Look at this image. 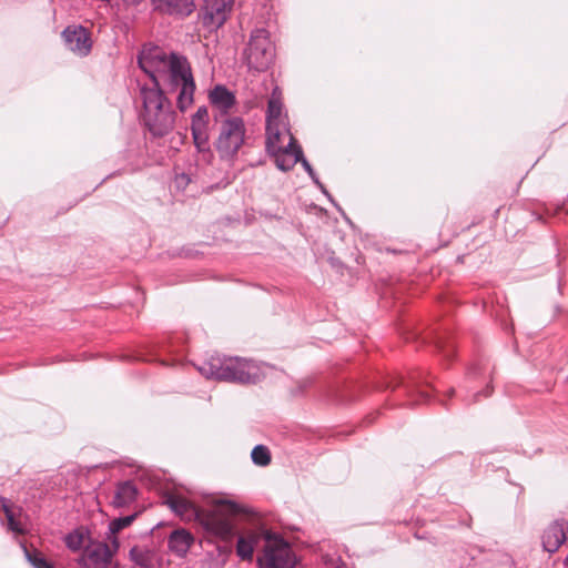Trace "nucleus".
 I'll return each instance as SVG.
<instances>
[{
  "label": "nucleus",
  "instance_id": "f257e3e1",
  "mask_svg": "<svg viewBox=\"0 0 568 568\" xmlns=\"http://www.w3.org/2000/svg\"><path fill=\"white\" fill-rule=\"evenodd\" d=\"M165 503L181 518L200 520L209 532L222 539H229L233 535V524L230 517L246 513L243 506L227 499L217 500L214 510L207 515H204L199 507L183 496L171 495Z\"/></svg>",
  "mask_w": 568,
  "mask_h": 568
},
{
  "label": "nucleus",
  "instance_id": "f03ea898",
  "mask_svg": "<svg viewBox=\"0 0 568 568\" xmlns=\"http://www.w3.org/2000/svg\"><path fill=\"white\" fill-rule=\"evenodd\" d=\"M141 120L155 138L169 134L175 124V111L158 82L140 87Z\"/></svg>",
  "mask_w": 568,
  "mask_h": 568
},
{
  "label": "nucleus",
  "instance_id": "7ed1b4c3",
  "mask_svg": "<svg viewBox=\"0 0 568 568\" xmlns=\"http://www.w3.org/2000/svg\"><path fill=\"white\" fill-rule=\"evenodd\" d=\"M197 369L206 378L239 384H255L263 377L261 367L256 363L241 357L211 356Z\"/></svg>",
  "mask_w": 568,
  "mask_h": 568
},
{
  "label": "nucleus",
  "instance_id": "20e7f679",
  "mask_svg": "<svg viewBox=\"0 0 568 568\" xmlns=\"http://www.w3.org/2000/svg\"><path fill=\"white\" fill-rule=\"evenodd\" d=\"M169 91H178L176 106L186 111L194 102L195 81L186 57L172 52V61L161 78Z\"/></svg>",
  "mask_w": 568,
  "mask_h": 568
},
{
  "label": "nucleus",
  "instance_id": "39448f33",
  "mask_svg": "<svg viewBox=\"0 0 568 568\" xmlns=\"http://www.w3.org/2000/svg\"><path fill=\"white\" fill-rule=\"evenodd\" d=\"M246 128L241 116H227L220 122L214 146L222 160H233L245 141Z\"/></svg>",
  "mask_w": 568,
  "mask_h": 568
},
{
  "label": "nucleus",
  "instance_id": "423d86ee",
  "mask_svg": "<svg viewBox=\"0 0 568 568\" xmlns=\"http://www.w3.org/2000/svg\"><path fill=\"white\" fill-rule=\"evenodd\" d=\"M275 58V48L270 39V33L265 29H255L252 31L247 48L245 50V60L250 70L256 72L266 71Z\"/></svg>",
  "mask_w": 568,
  "mask_h": 568
},
{
  "label": "nucleus",
  "instance_id": "0eeeda50",
  "mask_svg": "<svg viewBox=\"0 0 568 568\" xmlns=\"http://www.w3.org/2000/svg\"><path fill=\"white\" fill-rule=\"evenodd\" d=\"M172 61V52L168 53L164 49L145 44L138 55L139 67L150 77L152 83L161 84V78Z\"/></svg>",
  "mask_w": 568,
  "mask_h": 568
},
{
  "label": "nucleus",
  "instance_id": "6e6552de",
  "mask_svg": "<svg viewBox=\"0 0 568 568\" xmlns=\"http://www.w3.org/2000/svg\"><path fill=\"white\" fill-rule=\"evenodd\" d=\"M264 568H294L295 555L290 545L282 538L268 540L260 560Z\"/></svg>",
  "mask_w": 568,
  "mask_h": 568
},
{
  "label": "nucleus",
  "instance_id": "1a4fd4ad",
  "mask_svg": "<svg viewBox=\"0 0 568 568\" xmlns=\"http://www.w3.org/2000/svg\"><path fill=\"white\" fill-rule=\"evenodd\" d=\"M234 0H205L201 8L202 26L209 31H216L229 19Z\"/></svg>",
  "mask_w": 568,
  "mask_h": 568
},
{
  "label": "nucleus",
  "instance_id": "9d476101",
  "mask_svg": "<svg viewBox=\"0 0 568 568\" xmlns=\"http://www.w3.org/2000/svg\"><path fill=\"white\" fill-rule=\"evenodd\" d=\"M113 558V551L108 544L90 542L79 558L82 568H108Z\"/></svg>",
  "mask_w": 568,
  "mask_h": 568
},
{
  "label": "nucleus",
  "instance_id": "9b49d317",
  "mask_svg": "<svg viewBox=\"0 0 568 568\" xmlns=\"http://www.w3.org/2000/svg\"><path fill=\"white\" fill-rule=\"evenodd\" d=\"M62 38L70 51L79 57H87L92 49V41L87 28L69 26L62 32Z\"/></svg>",
  "mask_w": 568,
  "mask_h": 568
},
{
  "label": "nucleus",
  "instance_id": "f8f14e48",
  "mask_svg": "<svg viewBox=\"0 0 568 568\" xmlns=\"http://www.w3.org/2000/svg\"><path fill=\"white\" fill-rule=\"evenodd\" d=\"M285 130L290 135L288 144L278 151L270 153L272 156H274L277 169L283 172L292 170L302 159V148L296 143V140L290 133L288 129Z\"/></svg>",
  "mask_w": 568,
  "mask_h": 568
},
{
  "label": "nucleus",
  "instance_id": "ddd939ff",
  "mask_svg": "<svg viewBox=\"0 0 568 568\" xmlns=\"http://www.w3.org/2000/svg\"><path fill=\"white\" fill-rule=\"evenodd\" d=\"M568 521L554 520L542 534V548L547 552H556L567 539Z\"/></svg>",
  "mask_w": 568,
  "mask_h": 568
},
{
  "label": "nucleus",
  "instance_id": "4468645a",
  "mask_svg": "<svg viewBox=\"0 0 568 568\" xmlns=\"http://www.w3.org/2000/svg\"><path fill=\"white\" fill-rule=\"evenodd\" d=\"M138 487L132 480L120 481L115 486L111 505L114 508H124L133 504L138 498Z\"/></svg>",
  "mask_w": 568,
  "mask_h": 568
},
{
  "label": "nucleus",
  "instance_id": "2eb2a0df",
  "mask_svg": "<svg viewBox=\"0 0 568 568\" xmlns=\"http://www.w3.org/2000/svg\"><path fill=\"white\" fill-rule=\"evenodd\" d=\"M194 537L191 532L185 529L173 530L168 539V547L171 552L178 557H184L190 550Z\"/></svg>",
  "mask_w": 568,
  "mask_h": 568
},
{
  "label": "nucleus",
  "instance_id": "dca6fc26",
  "mask_svg": "<svg viewBox=\"0 0 568 568\" xmlns=\"http://www.w3.org/2000/svg\"><path fill=\"white\" fill-rule=\"evenodd\" d=\"M209 100L213 106L219 109L222 113H227L235 103L236 99L233 92H231L225 85H215L209 94Z\"/></svg>",
  "mask_w": 568,
  "mask_h": 568
},
{
  "label": "nucleus",
  "instance_id": "f3484780",
  "mask_svg": "<svg viewBox=\"0 0 568 568\" xmlns=\"http://www.w3.org/2000/svg\"><path fill=\"white\" fill-rule=\"evenodd\" d=\"M129 558L141 568L155 567V552L146 546H133L129 551Z\"/></svg>",
  "mask_w": 568,
  "mask_h": 568
},
{
  "label": "nucleus",
  "instance_id": "a211bd4d",
  "mask_svg": "<svg viewBox=\"0 0 568 568\" xmlns=\"http://www.w3.org/2000/svg\"><path fill=\"white\" fill-rule=\"evenodd\" d=\"M195 10L194 0H168L161 11L171 16L189 17Z\"/></svg>",
  "mask_w": 568,
  "mask_h": 568
},
{
  "label": "nucleus",
  "instance_id": "6ab92c4d",
  "mask_svg": "<svg viewBox=\"0 0 568 568\" xmlns=\"http://www.w3.org/2000/svg\"><path fill=\"white\" fill-rule=\"evenodd\" d=\"M194 145L199 152H210L209 125H191Z\"/></svg>",
  "mask_w": 568,
  "mask_h": 568
},
{
  "label": "nucleus",
  "instance_id": "aec40b11",
  "mask_svg": "<svg viewBox=\"0 0 568 568\" xmlns=\"http://www.w3.org/2000/svg\"><path fill=\"white\" fill-rule=\"evenodd\" d=\"M282 102L280 98L275 95V91L273 92L271 99L268 100L267 111H266V124H283L282 123Z\"/></svg>",
  "mask_w": 568,
  "mask_h": 568
},
{
  "label": "nucleus",
  "instance_id": "412c9836",
  "mask_svg": "<svg viewBox=\"0 0 568 568\" xmlns=\"http://www.w3.org/2000/svg\"><path fill=\"white\" fill-rule=\"evenodd\" d=\"M281 124H266V150L268 153H273L283 149L280 145L281 138Z\"/></svg>",
  "mask_w": 568,
  "mask_h": 568
},
{
  "label": "nucleus",
  "instance_id": "4be33fe9",
  "mask_svg": "<svg viewBox=\"0 0 568 568\" xmlns=\"http://www.w3.org/2000/svg\"><path fill=\"white\" fill-rule=\"evenodd\" d=\"M253 464L260 467H266L271 464L272 457L267 446L258 444L254 446L251 453Z\"/></svg>",
  "mask_w": 568,
  "mask_h": 568
},
{
  "label": "nucleus",
  "instance_id": "5701e85b",
  "mask_svg": "<svg viewBox=\"0 0 568 568\" xmlns=\"http://www.w3.org/2000/svg\"><path fill=\"white\" fill-rule=\"evenodd\" d=\"M23 550L27 560L33 568H54L53 565L50 561H48V559L43 556L41 551L37 549L30 551L26 546H23Z\"/></svg>",
  "mask_w": 568,
  "mask_h": 568
},
{
  "label": "nucleus",
  "instance_id": "b1692460",
  "mask_svg": "<svg viewBox=\"0 0 568 568\" xmlns=\"http://www.w3.org/2000/svg\"><path fill=\"white\" fill-rule=\"evenodd\" d=\"M138 514L134 513L129 516L119 517L110 521L109 524V534L116 535L122 529L129 527L136 518Z\"/></svg>",
  "mask_w": 568,
  "mask_h": 568
},
{
  "label": "nucleus",
  "instance_id": "393cba45",
  "mask_svg": "<svg viewBox=\"0 0 568 568\" xmlns=\"http://www.w3.org/2000/svg\"><path fill=\"white\" fill-rule=\"evenodd\" d=\"M64 542L70 550L78 551L84 544V534L80 529H74L64 537Z\"/></svg>",
  "mask_w": 568,
  "mask_h": 568
},
{
  "label": "nucleus",
  "instance_id": "a878e982",
  "mask_svg": "<svg viewBox=\"0 0 568 568\" xmlns=\"http://www.w3.org/2000/svg\"><path fill=\"white\" fill-rule=\"evenodd\" d=\"M253 541L244 537H240L236 542V554L241 559L251 560L253 557Z\"/></svg>",
  "mask_w": 568,
  "mask_h": 568
},
{
  "label": "nucleus",
  "instance_id": "bb28decb",
  "mask_svg": "<svg viewBox=\"0 0 568 568\" xmlns=\"http://www.w3.org/2000/svg\"><path fill=\"white\" fill-rule=\"evenodd\" d=\"M2 509H3V513L8 520L9 529L16 534H24V529H23L21 523L16 519L14 514L11 510V508L7 504H3Z\"/></svg>",
  "mask_w": 568,
  "mask_h": 568
},
{
  "label": "nucleus",
  "instance_id": "cd10ccee",
  "mask_svg": "<svg viewBox=\"0 0 568 568\" xmlns=\"http://www.w3.org/2000/svg\"><path fill=\"white\" fill-rule=\"evenodd\" d=\"M191 125H209V111L206 106L197 108L192 115Z\"/></svg>",
  "mask_w": 568,
  "mask_h": 568
},
{
  "label": "nucleus",
  "instance_id": "c85d7f7f",
  "mask_svg": "<svg viewBox=\"0 0 568 568\" xmlns=\"http://www.w3.org/2000/svg\"><path fill=\"white\" fill-rule=\"evenodd\" d=\"M301 162L302 166L304 168V170L307 172V174L310 175V178L312 179V181L321 187V190L327 194L326 190L324 189V185L320 182L314 169L312 168V165L308 163V161L304 158V155L302 154V159L298 161Z\"/></svg>",
  "mask_w": 568,
  "mask_h": 568
},
{
  "label": "nucleus",
  "instance_id": "c756f323",
  "mask_svg": "<svg viewBox=\"0 0 568 568\" xmlns=\"http://www.w3.org/2000/svg\"><path fill=\"white\" fill-rule=\"evenodd\" d=\"M108 539L110 540L111 542V551H113V555L118 551L119 547H120V542H119V539L115 535H108Z\"/></svg>",
  "mask_w": 568,
  "mask_h": 568
},
{
  "label": "nucleus",
  "instance_id": "7c9ffc66",
  "mask_svg": "<svg viewBox=\"0 0 568 568\" xmlns=\"http://www.w3.org/2000/svg\"><path fill=\"white\" fill-rule=\"evenodd\" d=\"M176 184L180 185H186L190 182V178L186 174H181L175 180Z\"/></svg>",
  "mask_w": 568,
  "mask_h": 568
},
{
  "label": "nucleus",
  "instance_id": "2f4dec72",
  "mask_svg": "<svg viewBox=\"0 0 568 568\" xmlns=\"http://www.w3.org/2000/svg\"><path fill=\"white\" fill-rule=\"evenodd\" d=\"M152 2L154 3L156 9L161 10L168 2V0H152Z\"/></svg>",
  "mask_w": 568,
  "mask_h": 568
},
{
  "label": "nucleus",
  "instance_id": "473e14b6",
  "mask_svg": "<svg viewBox=\"0 0 568 568\" xmlns=\"http://www.w3.org/2000/svg\"><path fill=\"white\" fill-rule=\"evenodd\" d=\"M419 396L423 398V400H427V398H428V395L424 392H420Z\"/></svg>",
  "mask_w": 568,
  "mask_h": 568
},
{
  "label": "nucleus",
  "instance_id": "72a5a7b5",
  "mask_svg": "<svg viewBox=\"0 0 568 568\" xmlns=\"http://www.w3.org/2000/svg\"><path fill=\"white\" fill-rule=\"evenodd\" d=\"M479 395H480V393H476V394L474 395V397H475V398H474V402H476V400H477V397H478Z\"/></svg>",
  "mask_w": 568,
  "mask_h": 568
},
{
  "label": "nucleus",
  "instance_id": "f704fd0d",
  "mask_svg": "<svg viewBox=\"0 0 568 568\" xmlns=\"http://www.w3.org/2000/svg\"><path fill=\"white\" fill-rule=\"evenodd\" d=\"M489 394H490V393H489L488 390H485V394H484V395H485V396H489Z\"/></svg>",
  "mask_w": 568,
  "mask_h": 568
}]
</instances>
